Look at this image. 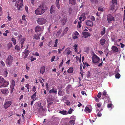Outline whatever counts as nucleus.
I'll list each match as a JSON object with an SVG mask.
<instances>
[{"instance_id": "obj_1", "label": "nucleus", "mask_w": 125, "mask_h": 125, "mask_svg": "<svg viewBox=\"0 0 125 125\" xmlns=\"http://www.w3.org/2000/svg\"><path fill=\"white\" fill-rule=\"evenodd\" d=\"M46 11V9L44 6V5H40L39 8L36 9L35 12L37 15H40L44 13Z\"/></svg>"}, {"instance_id": "obj_2", "label": "nucleus", "mask_w": 125, "mask_h": 125, "mask_svg": "<svg viewBox=\"0 0 125 125\" xmlns=\"http://www.w3.org/2000/svg\"><path fill=\"white\" fill-rule=\"evenodd\" d=\"M9 84V82L6 81L3 77L0 76V87H6Z\"/></svg>"}, {"instance_id": "obj_3", "label": "nucleus", "mask_w": 125, "mask_h": 125, "mask_svg": "<svg viewBox=\"0 0 125 125\" xmlns=\"http://www.w3.org/2000/svg\"><path fill=\"white\" fill-rule=\"evenodd\" d=\"M23 0H18L16 2L15 5L17 7L18 10L21 11L23 10L22 8L23 6Z\"/></svg>"}, {"instance_id": "obj_4", "label": "nucleus", "mask_w": 125, "mask_h": 125, "mask_svg": "<svg viewBox=\"0 0 125 125\" xmlns=\"http://www.w3.org/2000/svg\"><path fill=\"white\" fill-rule=\"evenodd\" d=\"M13 57L10 55H9L6 61V64L8 67L10 66L13 62Z\"/></svg>"}, {"instance_id": "obj_5", "label": "nucleus", "mask_w": 125, "mask_h": 125, "mask_svg": "<svg viewBox=\"0 0 125 125\" xmlns=\"http://www.w3.org/2000/svg\"><path fill=\"white\" fill-rule=\"evenodd\" d=\"M37 21L38 24L43 25L46 23L47 20L46 19L44 18H38L37 20Z\"/></svg>"}, {"instance_id": "obj_6", "label": "nucleus", "mask_w": 125, "mask_h": 125, "mask_svg": "<svg viewBox=\"0 0 125 125\" xmlns=\"http://www.w3.org/2000/svg\"><path fill=\"white\" fill-rule=\"evenodd\" d=\"M100 58L95 54H94L92 56V62L94 63H99Z\"/></svg>"}, {"instance_id": "obj_7", "label": "nucleus", "mask_w": 125, "mask_h": 125, "mask_svg": "<svg viewBox=\"0 0 125 125\" xmlns=\"http://www.w3.org/2000/svg\"><path fill=\"white\" fill-rule=\"evenodd\" d=\"M107 18L108 21L109 23H111V21H114L115 19L114 17L112 15L109 14L107 16Z\"/></svg>"}, {"instance_id": "obj_8", "label": "nucleus", "mask_w": 125, "mask_h": 125, "mask_svg": "<svg viewBox=\"0 0 125 125\" xmlns=\"http://www.w3.org/2000/svg\"><path fill=\"white\" fill-rule=\"evenodd\" d=\"M11 102L10 101H6L5 103L4 104V108L6 109L8 107H9L11 104Z\"/></svg>"}, {"instance_id": "obj_9", "label": "nucleus", "mask_w": 125, "mask_h": 125, "mask_svg": "<svg viewBox=\"0 0 125 125\" xmlns=\"http://www.w3.org/2000/svg\"><path fill=\"white\" fill-rule=\"evenodd\" d=\"M43 29V27L42 26H40L39 25H38L35 28V31L36 32H38L40 31H42Z\"/></svg>"}, {"instance_id": "obj_10", "label": "nucleus", "mask_w": 125, "mask_h": 125, "mask_svg": "<svg viewBox=\"0 0 125 125\" xmlns=\"http://www.w3.org/2000/svg\"><path fill=\"white\" fill-rule=\"evenodd\" d=\"M67 21V17H64L63 18H62L60 20L61 24L62 25H64L66 24Z\"/></svg>"}, {"instance_id": "obj_11", "label": "nucleus", "mask_w": 125, "mask_h": 125, "mask_svg": "<svg viewBox=\"0 0 125 125\" xmlns=\"http://www.w3.org/2000/svg\"><path fill=\"white\" fill-rule=\"evenodd\" d=\"M86 25L89 26H92L93 25V23L92 21L90 20H87L86 21Z\"/></svg>"}, {"instance_id": "obj_12", "label": "nucleus", "mask_w": 125, "mask_h": 125, "mask_svg": "<svg viewBox=\"0 0 125 125\" xmlns=\"http://www.w3.org/2000/svg\"><path fill=\"white\" fill-rule=\"evenodd\" d=\"M25 40L26 38H25V37H23V38L21 39V40H20V42L21 43V48H23V45L24 42L25 41Z\"/></svg>"}, {"instance_id": "obj_13", "label": "nucleus", "mask_w": 125, "mask_h": 125, "mask_svg": "<svg viewBox=\"0 0 125 125\" xmlns=\"http://www.w3.org/2000/svg\"><path fill=\"white\" fill-rule=\"evenodd\" d=\"M41 33H39L34 34L33 36V39L36 40L39 39L40 38V36L41 35Z\"/></svg>"}, {"instance_id": "obj_14", "label": "nucleus", "mask_w": 125, "mask_h": 125, "mask_svg": "<svg viewBox=\"0 0 125 125\" xmlns=\"http://www.w3.org/2000/svg\"><path fill=\"white\" fill-rule=\"evenodd\" d=\"M111 49L113 51L115 52H118L119 51L118 48L115 46H113L112 47Z\"/></svg>"}, {"instance_id": "obj_15", "label": "nucleus", "mask_w": 125, "mask_h": 125, "mask_svg": "<svg viewBox=\"0 0 125 125\" xmlns=\"http://www.w3.org/2000/svg\"><path fill=\"white\" fill-rule=\"evenodd\" d=\"M54 9L55 6H54L53 5H52L50 8V13H53L55 12Z\"/></svg>"}, {"instance_id": "obj_16", "label": "nucleus", "mask_w": 125, "mask_h": 125, "mask_svg": "<svg viewBox=\"0 0 125 125\" xmlns=\"http://www.w3.org/2000/svg\"><path fill=\"white\" fill-rule=\"evenodd\" d=\"M45 70V66H42L41 67L40 73L42 74H43L44 73Z\"/></svg>"}, {"instance_id": "obj_17", "label": "nucleus", "mask_w": 125, "mask_h": 125, "mask_svg": "<svg viewBox=\"0 0 125 125\" xmlns=\"http://www.w3.org/2000/svg\"><path fill=\"white\" fill-rule=\"evenodd\" d=\"M29 50H26V49L24 51V52L23 53H24L25 55L23 57V58L24 59H25L27 58V56L29 55Z\"/></svg>"}, {"instance_id": "obj_18", "label": "nucleus", "mask_w": 125, "mask_h": 125, "mask_svg": "<svg viewBox=\"0 0 125 125\" xmlns=\"http://www.w3.org/2000/svg\"><path fill=\"white\" fill-rule=\"evenodd\" d=\"M1 92L3 94H7V93H9V90L8 89H7V88H5V89L2 90H1Z\"/></svg>"}, {"instance_id": "obj_19", "label": "nucleus", "mask_w": 125, "mask_h": 125, "mask_svg": "<svg viewBox=\"0 0 125 125\" xmlns=\"http://www.w3.org/2000/svg\"><path fill=\"white\" fill-rule=\"evenodd\" d=\"M83 35L84 36L85 38H86L88 37V36H90V35L89 33L85 32H83Z\"/></svg>"}, {"instance_id": "obj_20", "label": "nucleus", "mask_w": 125, "mask_h": 125, "mask_svg": "<svg viewBox=\"0 0 125 125\" xmlns=\"http://www.w3.org/2000/svg\"><path fill=\"white\" fill-rule=\"evenodd\" d=\"M107 93L106 91H104L102 92V99H104L105 98V96L107 95Z\"/></svg>"}, {"instance_id": "obj_21", "label": "nucleus", "mask_w": 125, "mask_h": 125, "mask_svg": "<svg viewBox=\"0 0 125 125\" xmlns=\"http://www.w3.org/2000/svg\"><path fill=\"white\" fill-rule=\"evenodd\" d=\"M106 40L104 39H101L100 41V44L102 45H104L105 44Z\"/></svg>"}, {"instance_id": "obj_22", "label": "nucleus", "mask_w": 125, "mask_h": 125, "mask_svg": "<svg viewBox=\"0 0 125 125\" xmlns=\"http://www.w3.org/2000/svg\"><path fill=\"white\" fill-rule=\"evenodd\" d=\"M106 32V29L105 27H103L102 30L100 32V34L101 36H102Z\"/></svg>"}, {"instance_id": "obj_23", "label": "nucleus", "mask_w": 125, "mask_h": 125, "mask_svg": "<svg viewBox=\"0 0 125 125\" xmlns=\"http://www.w3.org/2000/svg\"><path fill=\"white\" fill-rule=\"evenodd\" d=\"M104 99V101H105L106 102L108 103L110 102V98L109 97L108 94H107L106 96H105V98Z\"/></svg>"}, {"instance_id": "obj_24", "label": "nucleus", "mask_w": 125, "mask_h": 125, "mask_svg": "<svg viewBox=\"0 0 125 125\" xmlns=\"http://www.w3.org/2000/svg\"><path fill=\"white\" fill-rule=\"evenodd\" d=\"M38 111L39 113H40L41 111H45V109L43 107V106H41L40 105V106L38 109Z\"/></svg>"}, {"instance_id": "obj_25", "label": "nucleus", "mask_w": 125, "mask_h": 125, "mask_svg": "<svg viewBox=\"0 0 125 125\" xmlns=\"http://www.w3.org/2000/svg\"><path fill=\"white\" fill-rule=\"evenodd\" d=\"M69 3L72 5H75L76 4V0H70Z\"/></svg>"}, {"instance_id": "obj_26", "label": "nucleus", "mask_w": 125, "mask_h": 125, "mask_svg": "<svg viewBox=\"0 0 125 125\" xmlns=\"http://www.w3.org/2000/svg\"><path fill=\"white\" fill-rule=\"evenodd\" d=\"M71 85H68L66 88V93L68 94L70 93V88L71 87Z\"/></svg>"}, {"instance_id": "obj_27", "label": "nucleus", "mask_w": 125, "mask_h": 125, "mask_svg": "<svg viewBox=\"0 0 125 125\" xmlns=\"http://www.w3.org/2000/svg\"><path fill=\"white\" fill-rule=\"evenodd\" d=\"M57 92V90L56 88H53L52 89L50 90L49 91V93H56Z\"/></svg>"}, {"instance_id": "obj_28", "label": "nucleus", "mask_w": 125, "mask_h": 125, "mask_svg": "<svg viewBox=\"0 0 125 125\" xmlns=\"http://www.w3.org/2000/svg\"><path fill=\"white\" fill-rule=\"evenodd\" d=\"M59 113H61L62 114L64 115H67L68 114V112L66 110H63L60 111Z\"/></svg>"}, {"instance_id": "obj_29", "label": "nucleus", "mask_w": 125, "mask_h": 125, "mask_svg": "<svg viewBox=\"0 0 125 125\" xmlns=\"http://www.w3.org/2000/svg\"><path fill=\"white\" fill-rule=\"evenodd\" d=\"M60 0H56L55 4L57 7L58 9H59L60 8V5L59 3Z\"/></svg>"}, {"instance_id": "obj_30", "label": "nucleus", "mask_w": 125, "mask_h": 125, "mask_svg": "<svg viewBox=\"0 0 125 125\" xmlns=\"http://www.w3.org/2000/svg\"><path fill=\"white\" fill-rule=\"evenodd\" d=\"M54 44L53 45V47H57V45L58 43V39H56L54 41Z\"/></svg>"}, {"instance_id": "obj_31", "label": "nucleus", "mask_w": 125, "mask_h": 125, "mask_svg": "<svg viewBox=\"0 0 125 125\" xmlns=\"http://www.w3.org/2000/svg\"><path fill=\"white\" fill-rule=\"evenodd\" d=\"M85 111L86 112L90 113L91 112V110L88 107H86L85 109Z\"/></svg>"}, {"instance_id": "obj_32", "label": "nucleus", "mask_w": 125, "mask_h": 125, "mask_svg": "<svg viewBox=\"0 0 125 125\" xmlns=\"http://www.w3.org/2000/svg\"><path fill=\"white\" fill-rule=\"evenodd\" d=\"M73 68H69L67 70L68 73H73Z\"/></svg>"}, {"instance_id": "obj_33", "label": "nucleus", "mask_w": 125, "mask_h": 125, "mask_svg": "<svg viewBox=\"0 0 125 125\" xmlns=\"http://www.w3.org/2000/svg\"><path fill=\"white\" fill-rule=\"evenodd\" d=\"M62 31V29H60V30H59L58 31V32H57L56 34L57 36H59V35H60Z\"/></svg>"}, {"instance_id": "obj_34", "label": "nucleus", "mask_w": 125, "mask_h": 125, "mask_svg": "<svg viewBox=\"0 0 125 125\" xmlns=\"http://www.w3.org/2000/svg\"><path fill=\"white\" fill-rule=\"evenodd\" d=\"M11 41L13 42V44L15 45L16 43V41L15 38L13 37H12L11 38Z\"/></svg>"}, {"instance_id": "obj_35", "label": "nucleus", "mask_w": 125, "mask_h": 125, "mask_svg": "<svg viewBox=\"0 0 125 125\" xmlns=\"http://www.w3.org/2000/svg\"><path fill=\"white\" fill-rule=\"evenodd\" d=\"M115 5L112 3V4L110 6L111 9L112 10H113L115 8Z\"/></svg>"}, {"instance_id": "obj_36", "label": "nucleus", "mask_w": 125, "mask_h": 125, "mask_svg": "<svg viewBox=\"0 0 125 125\" xmlns=\"http://www.w3.org/2000/svg\"><path fill=\"white\" fill-rule=\"evenodd\" d=\"M15 49L17 50V52H18L20 50V47L18 46V45H16L15 46Z\"/></svg>"}, {"instance_id": "obj_37", "label": "nucleus", "mask_w": 125, "mask_h": 125, "mask_svg": "<svg viewBox=\"0 0 125 125\" xmlns=\"http://www.w3.org/2000/svg\"><path fill=\"white\" fill-rule=\"evenodd\" d=\"M92 4L93 3H96L98 2V0H90Z\"/></svg>"}, {"instance_id": "obj_38", "label": "nucleus", "mask_w": 125, "mask_h": 125, "mask_svg": "<svg viewBox=\"0 0 125 125\" xmlns=\"http://www.w3.org/2000/svg\"><path fill=\"white\" fill-rule=\"evenodd\" d=\"M117 0H112V4H115L116 5L117 4Z\"/></svg>"}, {"instance_id": "obj_39", "label": "nucleus", "mask_w": 125, "mask_h": 125, "mask_svg": "<svg viewBox=\"0 0 125 125\" xmlns=\"http://www.w3.org/2000/svg\"><path fill=\"white\" fill-rule=\"evenodd\" d=\"M15 82L14 80H12L11 81V86H13L14 87V86L15 85Z\"/></svg>"}, {"instance_id": "obj_40", "label": "nucleus", "mask_w": 125, "mask_h": 125, "mask_svg": "<svg viewBox=\"0 0 125 125\" xmlns=\"http://www.w3.org/2000/svg\"><path fill=\"white\" fill-rule=\"evenodd\" d=\"M91 76V75L90 74V72L89 71H88L87 72V78H89V77H90Z\"/></svg>"}, {"instance_id": "obj_41", "label": "nucleus", "mask_w": 125, "mask_h": 125, "mask_svg": "<svg viewBox=\"0 0 125 125\" xmlns=\"http://www.w3.org/2000/svg\"><path fill=\"white\" fill-rule=\"evenodd\" d=\"M120 77V75L119 73H117L115 75V77L117 79H119Z\"/></svg>"}, {"instance_id": "obj_42", "label": "nucleus", "mask_w": 125, "mask_h": 125, "mask_svg": "<svg viewBox=\"0 0 125 125\" xmlns=\"http://www.w3.org/2000/svg\"><path fill=\"white\" fill-rule=\"evenodd\" d=\"M74 111L73 109H72L70 108L69 109V110L68 111V113L70 114L72 113L73 111Z\"/></svg>"}, {"instance_id": "obj_43", "label": "nucleus", "mask_w": 125, "mask_h": 125, "mask_svg": "<svg viewBox=\"0 0 125 125\" xmlns=\"http://www.w3.org/2000/svg\"><path fill=\"white\" fill-rule=\"evenodd\" d=\"M68 27H66L63 31V32L64 33H66V32H67L68 30Z\"/></svg>"}, {"instance_id": "obj_44", "label": "nucleus", "mask_w": 125, "mask_h": 125, "mask_svg": "<svg viewBox=\"0 0 125 125\" xmlns=\"http://www.w3.org/2000/svg\"><path fill=\"white\" fill-rule=\"evenodd\" d=\"M66 50H67V54L68 55H69V54H70L71 51L69 49V48H67Z\"/></svg>"}, {"instance_id": "obj_45", "label": "nucleus", "mask_w": 125, "mask_h": 125, "mask_svg": "<svg viewBox=\"0 0 125 125\" xmlns=\"http://www.w3.org/2000/svg\"><path fill=\"white\" fill-rule=\"evenodd\" d=\"M69 122L70 124H74L75 123V120H71Z\"/></svg>"}, {"instance_id": "obj_46", "label": "nucleus", "mask_w": 125, "mask_h": 125, "mask_svg": "<svg viewBox=\"0 0 125 125\" xmlns=\"http://www.w3.org/2000/svg\"><path fill=\"white\" fill-rule=\"evenodd\" d=\"M14 87H13V86H10V90L11 91V93H13V89L14 88Z\"/></svg>"}, {"instance_id": "obj_47", "label": "nucleus", "mask_w": 125, "mask_h": 125, "mask_svg": "<svg viewBox=\"0 0 125 125\" xmlns=\"http://www.w3.org/2000/svg\"><path fill=\"white\" fill-rule=\"evenodd\" d=\"M7 69H6L5 70V71L4 72V76L5 77H7V75L8 73L7 72Z\"/></svg>"}, {"instance_id": "obj_48", "label": "nucleus", "mask_w": 125, "mask_h": 125, "mask_svg": "<svg viewBox=\"0 0 125 125\" xmlns=\"http://www.w3.org/2000/svg\"><path fill=\"white\" fill-rule=\"evenodd\" d=\"M101 96V92H99L98 94L97 95V97L98 98H100Z\"/></svg>"}, {"instance_id": "obj_49", "label": "nucleus", "mask_w": 125, "mask_h": 125, "mask_svg": "<svg viewBox=\"0 0 125 125\" xmlns=\"http://www.w3.org/2000/svg\"><path fill=\"white\" fill-rule=\"evenodd\" d=\"M12 46V45L11 43H9L8 44V47L9 49Z\"/></svg>"}, {"instance_id": "obj_50", "label": "nucleus", "mask_w": 125, "mask_h": 125, "mask_svg": "<svg viewBox=\"0 0 125 125\" xmlns=\"http://www.w3.org/2000/svg\"><path fill=\"white\" fill-rule=\"evenodd\" d=\"M81 21H78V24L77 25V27L79 28H80L81 27Z\"/></svg>"}, {"instance_id": "obj_51", "label": "nucleus", "mask_w": 125, "mask_h": 125, "mask_svg": "<svg viewBox=\"0 0 125 125\" xmlns=\"http://www.w3.org/2000/svg\"><path fill=\"white\" fill-rule=\"evenodd\" d=\"M98 10L100 11H103V8L101 7L98 8Z\"/></svg>"}, {"instance_id": "obj_52", "label": "nucleus", "mask_w": 125, "mask_h": 125, "mask_svg": "<svg viewBox=\"0 0 125 125\" xmlns=\"http://www.w3.org/2000/svg\"><path fill=\"white\" fill-rule=\"evenodd\" d=\"M46 90H49V86L48 84L47 83L46 84Z\"/></svg>"}, {"instance_id": "obj_53", "label": "nucleus", "mask_w": 125, "mask_h": 125, "mask_svg": "<svg viewBox=\"0 0 125 125\" xmlns=\"http://www.w3.org/2000/svg\"><path fill=\"white\" fill-rule=\"evenodd\" d=\"M94 99H95V100L97 102H98L99 101V100L97 98V97L96 96H95L94 97Z\"/></svg>"}, {"instance_id": "obj_54", "label": "nucleus", "mask_w": 125, "mask_h": 125, "mask_svg": "<svg viewBox=\"0 0 125 125\" xmlns=\"http://www.w3.org/2000/svg\"><path fill=\"white\" fill-rule=\"evenodd\" d=\"M30 86V85L29 84L27 83V84L25 86V87H26L27 88V89H28V91L29 92V87Z\"/></svg>"}, {"instance_id": "obj_55", "label": "nucleus", "mask_w": 125, "mask_h": 125, "mask_svg": "<svg viewBox=\"0 0 125 125\" xmlns=\"http://www.w3.org/2000/svg\"><path fill=\"white\" fill-rule=\"evenodd\" d=\"M0 63H1V64L2 65L3 67H4L5 66V64L4 63V62L3 61H1L0 62Z\"/></svg>"}, {"instance_id": "obj_56", "label": "nucleus", "mask_w": 125, "mask_h": 125, "mask_svg": "<svg viewBox=\"0 0 125 125\" xmlns=\"http://www.w3.org/2000/svg\"><path fill=\"white\" fill-rule=\"evenodd\" d=\"M65 103H66V105H67V106H69V105H70L71 104L70 102L69 101L66 102Z\"/></svg>"}, {"instance_id": "obj_57", "label": "nucleus", "mask_w": 125, "mask_h": 125, "mask_svg": "<svg viewBox=\"0 0 125 125\" xmlns=\"http://www.w3.org/2000/svg\"><path fill=\"white\" fill-rule=\"evenodd\" d=\"M32 89V90L34 92H35L36 90V87L35 86H34L33 87Z\"/></svg>"}, {"instance_id": "obj_58", "label": "nucleus", "mask_w": 125, "mask_h": 125, "mask_svg": "<svg viewBox=\"0 0 125 125\" xmlns=\"http://www.w3.org/2000/svg\"><path fill=\"white\" fill-rule=\"evenodd\" d=\"M91 19L92 20V21H94L95 20V18L94 17V16H92L91 18Z\"/></svg>"}, {"instance_id": "obj_59", "label": "nucleus", "mask_w": 125, "mask_h": 125, "mask_svg": "<svg viewBox=\"0 0 125 125\" xmlns=\"http://www.w3.org/2000/svg\"><path fill=\"white\" fill-rule=\"evenodd\" d=\"M81 94L83 95H84V94H85L86 95V94L85 93V91H84L81 92Z\"/></svg>"}, {"instance_id": "obj_60", "label": "nucleus", "mask_w": 125, "mask_h": 125, "mask_svg": "<svg viewBox=\"0 0 125 125\" xmlns=\"http://www.w3.org/2000/svg\"><path fill=\"white\" fill-rule=\"evenodd\" d=\"M102 114L101 113H100V112H99L97 114V116H98V117H100L102 115Z\"/></svg>"}, {"instance_id": "obj_61", "label": "nucleus", "mask_w": 125, "mask_h": 125, "mask_svg": "<svg viewBox=\"0 0 125 125\" xmlns=\"http://www.w3.org/2000/svg\"><path fill=\"white\" fill-rule=\"evenodd\" d=\"M40 47L41 48H42V46L43 45V42H41L40 44L39 45Z\"/></svg>"}, {"instance_id": "obj_62", "label": "nucleus", "mask_w": 125, "mask_h": 125, "mask_svg": "<svg viewBox=\"0 0 125 125\" xmlns=\"http://www.w3.org/2000/svg\"><path fill=\"white\" fill-rule=\"evenodd\" d=\"M8 18L9 21H10L11 19V18L9 16V14H8Z\"/></svg>"}, {"instance_id": "obj_63", "label": "nucleus", "mask_w": 125, "mask_h": 125, "mask_svg": "<svg viewBox=\"0 0 125 125\" xmlns=\"http://www.w3.org/2000/svg\"><path fill=\"white\" fill-rule=\"evenodd\" d=\"M112 107V104H108L107 105V107L108 108H110Z\"/></svg>"}, {"instance_id": "obj_64", "label": "nucleus", "mask_w": 125, "mask_h": 125, "mask_svg": "<svg viewBox=\"0 0 125 125\" xmlns=\"http://www.w3.org/2000/svg\"><path fill=\"white\" fill-rule=\"evenodd\" d=\"M97 106L99 108H100L101 106V105L100 103H97Z\"/></svg>"}]
</instances>
